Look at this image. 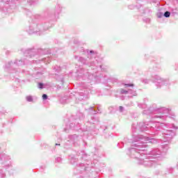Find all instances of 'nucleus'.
I'll list each match as a JSON object with an SVG mask.
<instances>
[{"mask_svg":"<svg viewBox=\"0 0 178 178\" xmlns=\"http://www.w3.org/2000/svg\"><path fill=\"white\" fill-rule=\"evenodd\" d=\"M121 94H127V90H125L124 89H120Z\"/></svg>","mask_w":178,"mask_h":178,"instance_id":"nucleus-4","label":"nucleus"},{"mask_svg":"<svg viewBox=\"0 0 178 178\" xmlns=\"http://www.w3.org/2000/svg\"><path fill=\"white\" fill-rule=\"evenodd\" d=\"M164 16H165V17H170V13L169 11H166L164 13Z\"/></svg>","mask_w":178,"mask_h":178,"instance_id":"nucleus-1","label":"nucleus"},{"mask_svg":"<svg viewBox=\"0 0 178 178\" xmlns=\"http://www.w3.org/2000/svg\"><path fill=\"white\" fill-rule=\"evenodd\" d=\"M42 86H44V84H42V83H39L38 84V87H39V88H42Z\"/></svg>","mask_w":178,"mask_h":178,"instance_id":"nucleus-6","label":"nucleus"},{"mask_svg":"<svg viewBox=\"0 0 178 178\" xmlns=\"http://www.w3.org/2000/svg\"><path fill=\"white\" fill-rule=\"evenodd\" d=\"M26 100L29 102H32L33 101V97L31 96H27L26 97Z\"/></svg>","mask_w":178,"mask_h":178,"instance_id":"nucleus-2","label":"nucleus"},{"mask_svg":"<svg viewBox=\"0 0 178 178\" xmlns=\"http://www.w3.org/2000/svg\"><path fill=\"white\" fill-rule=\"evenodd\" d=\"M48 98V96L46 94H44L42 95V99H47Z\"/></svg>","mask_w":178,"mask_h":178,"instance_id":"nucleus-5","label":"nucleus"},{"mask_svg":"<svg viewBox=\"0 0 178 178\" xmlns=\"http://www.w3.org/2000/svg\"><path fill=\"white\" fill-rule=\"evenodd\" d=\"M124 86L125 87H134V84L133 83H130V84L124 83Z\"/></svg>","mask_w":178,"mask_h":178,"instance_id":"nucleus-3","label":"nucleus"}]
</instances>
